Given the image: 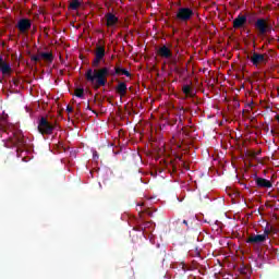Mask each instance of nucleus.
I'll return each instance as SVG.
<instances>
[{
  "instance_id": "20e7f679",
  "label": "nucleus",
  "mask_w": 279,
  "mask_h": 279,
  "mask_svg": "<svg viewBox=\"0 0 279 279\" xmlns=\"http://www.w3.org/2000/svg\"><path fill=\"white\" fill-rule=\"evenodd\" d=\"M195 16V12L191 8H179L175 14V21L180 23H189Z\"/></svg>"
},
{
  "instance_id": "5701e85b",
  "label": "nucleus",
  "mask_w": 279,
  "mask_h": 279,
  "mask_svg": "<svg viewBox=\"0 0 279 279\" xmlns=\"http://www.w3.org/2000/svg\"><path fill=\"white\" fill-rule=\"evenodd\" d=\"M32 62H40V52L38 54L31 56Z\"/></svg>"
},
{
  "instance_id": "f3484780",
  "label": "nucleus",
  "mask_w": 279,
  "mask_h": 279,
  "mask_svg": "<svg viewBox=\"0 0 279 279\" xmlns=\"http://www.w3.org/2000/svg\"><path fill=\"white\" fill-rule=\"evenodd\" d=\"M80 5H82V2L80 0H72V2L69 5L70 10H78Z\"/></svg>"
},
{
  "instance_id": "ddd939ff",
  "label": "nucleus",
  "mask_w": 279,
  "mask_h": 279,
  "mask_svg": "<svg viewBox=\"0 0 279 279\" xmlns=\"http://www.w3.org/2000/svg\"><path fill=\"white\" fill-rule=\"evenodd\" d=\"M116 93H118L120 97H125V95H128V84L119 81L118 85L116 86Z\"/></svg>"
},
{
  "instance_id": "2f4dec72",
  "label": "nucleus",
  "mask_w": 279,
  "mask_h": 279,
  "mask_svg": "<svg viewBox=\"0 0 279 279\" xmlns=\"http://www.w3.org/2000/svg\"><path fill=\"white\" fill-rule=\"evenodd\" d=\"M87 110H92V109H90V105H87Z\"/></svg>"
},
{
  "instance_id": "1a4fd4ad",
  "label": "nucleus",
  "mask_w": 279,
  "mask_h": 279,
  "mask_svg": "<svg viewBox=\"0 0 279 279\" xmlns=\"http://www.w3.org/2000/svg\"><path fill=\"white\" fill-rule=\"evenodd\" d=\"M245 23H247V15L239 14L233 20V28L241 29V27H244Z\"/></svg>"
},
{
  "instance_id": "72a5a7b5",
  "label": "nucleus",
  "mask_w": 279,
  "mask_h": 279,
  "mask_svg": "<svg viewBox=\"0 0 279 279\" xmlns=\"http://www.w3.org/2000/svg\"><path fill=\"white\" fill-rule=\"evenodd\" d=\"M134 230H141V229H136V228H134Z\"/></svg>"
},
{
  "instance_id": "2eb2a0df",
  "label": "nucleus",
  "mask_w": 279,
  "mask_h": 279,
  "mask_svg": "<svg viewBox=\"0 0 279 279\" xmlns=\"http://www.w3.org/2000/svg\"><path fill=\"white\" fill-rule=\"evenodd\" d=\"M95 57L101 58V59L106 58V47L97 45L96 51H95Z\"/></svg>"
},
{
  "instance_id": "393cba45",
  "label": "nucleus",
  "mask_w": 279,
  "mask_h": 279,
  "mask_svg": "<svg viewBox=\"0 0 279 279\" xmlns=\"http://www.w3.org/2000/svg\"><path fill=\"white\" fill-rule=\"evenodd\" d=\"M170 60V64H178V59L173 58V54H172V58L171 59H168Z\"/></svg>"
},
{
  "instance_id": "4468645a",
  "label": "nucleus",
  "mask_w": 279,
  "mask_h": 279,
  "mask_svg": "<svg viewBox=\"0 0 279 279\" xmlns=\"http://www.w3.org/2000/svg\"><path fill=\"white\" fill-rule=\"evenodd\" d=\"M40 60H44L47 64H52L54 57L53 52H39Z\"/></svg>"
},
{
  "instance_id": "412c9836",
  "label": "nucleus",
  "mask_w": 279,
  "mask_h": 279,
  "mask_svg": "<svg viewBox=\"0 0 279 279\" xmlns=\"http://www.w3.org/2000/svg\"><path fill=\"white\" fill-rule=\"evenodd\" d=\"M269 234H271V229H269V223H267V227L264 229L262 236H264V240L267 241V239H269Z\"/></svg>"
},
{
  "instance_id": "f8f14e48",
  "label": "nucleus",
  "mask_w": 279,
  "mask_h": 279,
  "mask_svg": "<svg viewBox=\"0 0 279 279\" xmlns=\"http://www.w3.org/2000/svg\"><path fill=\"white\" fill-rule=\"evenodd\" d=\"M0 71L2 75H10L12 73V66L10 63L3 61V57L0 56Z\"/></svg>"
},
{
  "instance_id": "a211bd4d",
  "label": "nucleus",
  "mask_w": 279,
  "mask_h": 279,
  "mask_svg": "<svg viewBox=\"0 0 279 279\" xmlns=\"http://www.w3.org/2000/svg\"><path fill=\"white\" fill-rule=\"evenodd\" d=\"M256 15L252 14V13H247L246 15V23H248V25H253V23H256Z\"/></svg>"
},
{
  "instance_id": "423d86ee",
  "label": "nucleus",
  "mask_w": 279,
  "mask_h": 279,
  "mask_svg": "<svg viewBox=\"0 0 279 279\" xmlns=\"http://www.w3.org/2000/svg\"><path fill=\"white\" fill-rule=\"evenodd\" d=\"M15 27L19 29L20 34H27L32 29V20L21 19Z\"/></svg>"
},
{
  "instance_id": "9d476101",
  "label": "nucleus",
  "mask_w": 279,
  "mask_h": 279,
  "mask_svg": "<svg viewBox=\"0 0 279 279\" xmlns=\"http://www.w3.org/2000/svg\"><path fill=\"white\" fill-rule=\"evenodd\" d=\"M255 183L257 189H271V186H274V183H271V181L260 177L255 178Z\"/></svg>"
},
{
  "instance_id": "9b49d317",
  "label": "nucleus",
  "mask_w": 279,
  "mask_h": 279,
  "mask_svg": "<svg viewBox=\"0 0 279 279\" xmlns=\"http://www.w3.org/2000/svg\"><path fill=\"white\" fill-rule=\"evenodd\" d=\"M106 25L107 27H117V23H119V17L113 13H106Z\"/></svg>"
},
{
  "instance_id": "6e6552de",
  "label": "nucleus",
  "mask_w": 279,
  "mask_h": 279,
  "mask_svg": "<svg viewBox=\"0 0 279 279\" xmlns=\"http://www.w3.org/2000/svg\"><path fill=\"white\" fill-rule=\"evenodd\" d=\"M265 241H267L265 235L254 233L246 239V243H248V245H260L265 243Z\"/></svg>"
},
{
  "instance_id": "7c9ffc66",
  "label": "nucleus",
  "mask_w": 279,
  "mask_h": 279,
  "mask_svg": "<svg viewBox=\"0 0 279 279\" xmlns=\"http://www.w3.org/2000/svg\"><path fill=\"white\" fill-rule=\"evenodd\" d=\"M276 121L279 123V114L275 116Z\"/></svg>"
},
{
  "instance_id": "aec40b11",
  "label": "nucleus",
  "mask_w": 279,
  "mask_h": 279,
  "mask_svg": "<svg viewBox=\"0 0 279 279\" xmlns=\"http://www.w3.org/2000/svg\"><path fill=\"white\" fill-rule=\"evenodd\" d=\"M13 143H14L15 147H20L21 145L25 144V142L23 141V138L21 136H15Z\"/></svg>"
},
{
  "instance_id": "dca6fc26",
  "label": "nucleus",
  "mask_w": 279,
  "mask_h": 279,
  "mask_svg": "<svg viewBox=\"0 0 279 279\" xmlns=\"http://www.w3.org/2000/svg\"><path fill=\"white\" fill-rule=\"evenodd\" d=\"M182 90L186 97H195V94H193V88L191 85H183Z\"/></svg>"
},
{
  "instance_id": "f03ea898",
  "label": "nucleus",
  "mask_w": 279,
  "mask_h": 279,
  "mask_svg": "<svg viewBox=\"0 0 279 279\" xmlns=\"http://www.w3.org/2000/svg\"><path fill=\"white\" fill-rule=\"evenodd\" d=\"M255 29L257 31L258 36H267V34H271L274 26H271L266 19H257L255 22Z\"/></svg>"
},
{
  "instance_id": "cd10ccee",
  "label": "nucleus",
  "mask_w": 279,
  "mask_h": 279,
  "mask_svg": "<svg viewBox=\"0 0 279 279\" xmlns=\"http://www.w3.org/2000/svg\"><path fill=\"white\" fill-rule=\"evenodd\" d=\"M269 230H271V234H272V233L276 234V228L269 227Z\"/></svg>"
},
{
  "instance_id": "7ed1b4c3",
  "label": "nucleus",
  "mask_w": 279,
  "mask_h": 279,
  "mask_svg": "<svg viewBox=\"0 0 279 279\" xmlns=\"http://www.w3.org/2000/svg\"><path fill=\"white\" fill-rule=\"evenodd\" d=\"M56 128V124L49 122L47 118L41 117L38 121V132L39 134H43L44 136H51L53 134V129Z\"/></svg>"
},
{
  "instance_id": "4be33fe9",
  "label": "nucleus",
  "mask_w": 279,
  "mask_h": 279,
  "mask_svg": "<svg viewBox=\"0 0 279 279\" xmlns=\"http://www.w3.org/2000/svg\"><path fill=\"white\" fill-rule=\"evenodd\" d=\"M75 97H78L80 99L84 98V88H77L74 93Z\"/></svg>"
},
{
  "instance_id": "bb28decb",
  "label": "nucleus",
  "mask_w": 279,
  "mask_h": 279,
  "mask_svg": "<svg viewBox=\"0 0 279 279\" xmlns=\"http://www.w3.org/2000/svg\"><path fill=\"white\" fill-rule=\"evenodd\" d=\"M93 156H94V160H97V158H99V155L97 154V151H94Z\"/></svg>"
},
{
  "instance_id": "a878e982",
  "label": "nucleus",
  "mask_w": 279,
  "mask_h": 279,
  "mask_svg": "<svg viewBox=\"0 0 279 279\" xmlns=\"http://www.w3.org/2000/svg\"><path fill=\"white\" fill-rule=\"evenodd\" d=\"M66 112H73V107L68 106V107H66Z\"/></svg>"
},
{
  "instance_id": "473e14b6",
  "label": "nucleus",
  "mask_w": 279,
  "mask_h": 279,
  "mask_svg": "<svg viewBox=\"0 0 279 279\" xmlns=\"http://www.w3.org/2000/svg\"><path fill=\"white\" fill-rule=\"evenodd\" d=\"M149 217H151V213H148Z\"/></svg>"
},
{
  "instance_id": "b1692460",
  "label": "nucleus",
  "mask_w": 279,
  "mask_h": 279,
  "mask_svg": "<svg viewBox=\"0 0 279 279\" xmlns=\"http://www.w3.org/2000/svg\"><path fill=\"white\" fill-rule=\"evenodd\" d=\"M151 226V222H144L143 227H141V230L145 231L146 228H149Z\"/></svg>"
},
{
  "instance_id": "c85d7f7f",
  "label": "nucleus",
  "mask_w": 279,
  "mask_h": 279,
  "mask_svg": "<svg viewBox=\"0 0 279 279\" xmlns=\"http://www.w3.org/2000/svg\"><path fill=\"white\" fill-rule=\"evenodd\" d=\"M13 84H14L15 86H19V80L13 78Z\"/></svg>"
},
{
  "instance_id": "c756f323",
  "label": "nucleus",
  "mask_w": 279,
  "mask_h": 279,
  "mask_svg": "<svg viewBox=\"0 0 279 279\" xmlns=\"http://www.w3.org/2000/svg\"><path fill=\"white\" fill-rule=\"evenodd\" d=\"M183 223H184V226H186V228H189V221L183 220Z\"/></svg>"
},
{
  "instance_id": "39448f33",
  "label": "nucleus",
  "mask_w": 279,
  "mask_h": 279,
  "mask_svg": "<svg viewBox=\"0 0 279 279\" xmlns=\"http://www.w3.org/2000/svg\"><path fill=\"white\" fill-rule=\"evenodd\" d=\"M250 60L253 66H260V64H267L269 62V54L254 51Z\"/></svg>"
},
{
  "instance_id": "0eeeda50",
  "label": "nucleus",
  "mask_w": 279,
  "mask_h": 279,
  "mask_svg": "<svg viewBox=\"0 0 279 279\" xmlns=\"http://www.w3.org/2000/svg\"><path fill=\"white\" fill-rule=\"evenodd\" d=\"M157 56H159V58H162L163 60H171V58H173V51L169 46L162 45L158 48Z\"/></svg>"
},
{
  "instance_id": "6ab92c4d",
  "label": "nucleus",
  "mask_w": 279,
  "mask_h": 279,
  "mask_svg": "<svg viewBox=\"0 0 279 279\" xmlns=\"http://www.w3.org/2000/svg\"><path fill=\"white\" fill-rule=\"evenodd\" d=\"M101 60H104V59H101L99 57H95L94 60L92 61V66L94 69H99V64L101 63Z\"/></svg>"
},
{
  "instance_id": "f257e3e1",
  "label": "nucleus",
  "mask_w": 279,
  "mask_h": 279,
  "mask_svg": "<svg viewBox=\"0 0 279 279\" xmlns=\"http://www.w3.org/2000/svg\"><path fill=\"white\" fill-rule=\"evenodd\" d=\"M114 75H125V77H132V73L126 69L121 66H116L114 71L110 70L108 66L100 69H88L85 73V80L92 84L94 90H99L101 86L108 84V77H114Z\"/></svg>"
}]
</instances>
